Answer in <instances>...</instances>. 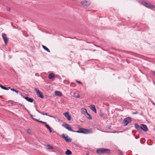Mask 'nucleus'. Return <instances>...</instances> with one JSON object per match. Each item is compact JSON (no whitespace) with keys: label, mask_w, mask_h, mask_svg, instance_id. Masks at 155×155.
<instances>
[{"label":"nucleus","mask_w":155,"mask_h":155,"mask_svg":"<svg viewBox=\"0 0 155 155\" xmlns=\"http://www.w3.org/2000/svg\"><path fill=\"white\" fill-rule=\"evenodd\" d=\"M76 81L78 83V84H82V83L81 81H80L76 80Z\"/></svg>","instance_id":"nucleus-31"},{"label":"nucleus","mask_w":155,"mask_h":155,"mask_svg":"<svg viewBox=\"0 0 155 155\" xmlns=\"http://www.w3.org/2000/svg\"><path fill=\"white\" fill-rule=\"evenodd\" d=\"M10 89V87H5L4 89V90H8L9 89Z\"/></svg>","instance_id":"nucleus-29"},{"label":"nucleus","mask_w":155,"mask_h":155,"mask_svg":"<svg viewBox=\"0 0 155 155\" xmlns=\"http://www.w3.org/2000/svg\"><path fill=\"white\" fill-rule=\"evenodd\" d=\"M79 130L76 131V132L84 134H88L92 132V131L91 130H90L85 128H79Z\"/></svg>","instance_id":"nucleus-3"},{"label":"nucleus","mask_w":155,"mask_h":155,"mask_svg":"<svg viewBox=\"0 0 155 155\" xmlns=\"http://www.w3.org/2000/svg\"><path fill=\"white\" fill-rule=\"evenodd\" d=\"M72 153V152L69 150H67L65 152V154L67 155H71Z\"/></svg>","instance_id":"nucleus-17"},{"label":"nucleus","mask_w":155,"mask_h":155,"mask_svg":"<svg viewBox=\"0 0 155 155\" xmlns=\"http://www.w3.org/2000/svg\"><path fill=\"white\" fill-rule=\"evenodd\" d=\"M41 114H42L43 115H46V116H48L49 117H53L52 116H50V115H48L47 114V113H44L43 112H41Z\"/></svg>","instance_id":"nucleus-21"},{"label":"nucleus","mask_w":155,"mask_h":155,"mask_svg":"<svg viewBox=\"0 0 155 155\" xmlns=\"http://www.w3.org/2000/svg\"><path fill=\"white\" fill-rule=\"evenodd\" d=\"M47 146L48 149H53L54 148L53 147L49 145H47Z\"/></svg>","instance_id":"nucleus-22"},{"label":"nucleus","mask_w":155,"mask_h":155,"mask_svg":"<svg viewBox=\"0 0 155 155\" xmlns=\"http://www.w3.org/2000/svg\"><path fill=\"white\" fill-rule=\"evenodd\" d=\"M96 153L99 154H101L106 153L109 154L110 153L111 150L110 149L104 148H101L97 149L96 150Z\"/></svg>","instance_id":"nucleus-2"},{"label":"nucleus","mask_w":155,"mask_h":155,"mask_svg":"<svg viewBox=\"0 0 155 155\" xmlns=\"http://www.w3.org/2000/svg\"><path fill=\"white\" fill-rule=\"evenodd\" d=\"M86 42L87 43H89V44H90V43H92L91 42H87V41H86Z\"/></svg>","instance_id":"nucleus-38"},{"label":"nucleus","mask_w":155,"mask_h":155,"mask_svg":"<svg viewBox=\"0 0 155 155\" xmlns=\"http://www.w3.org/2000/svg\"><path fill=\"white\" fill-rule=\"evenodd\" d=\"M2 36L5 44H6L8 43V39L7 38L6 34H2Z\"/></svg>","instance_id":"nucleus-8"},{"label":"nucleus","mask_w":155,"mask_h":155,"mask_svg":"<svg viewBox=\"0 0 155 155\" xmlns=\"http://www.w3.org/2000/svg\"><path fill=\"white\" fill-rule=\"evenodd\" d=\"M45 126L47 127V128L48 129L49 131V132L50 133H51L52 132L51 130V128L50 126H49L48 124H45Z\"/></svg>","instance_id":"nucleus-20"},{"label":"nucleus","mask_w":155,"mask_h":155,"mask_svg":"<svg viewBox=\"0 0 155 155\" xmlns=\"http://www.w3.org/2000/svg\"><path fill=\"white\" fill-rule=\"evenodd\" d=\"M16 93L17 94H18V92H19V91L18 90H15V91Z\"/></svg>","instance_id":"nucleus-36"},{"label":"nucleus","mask_w":155,"mask_h":155,"mask_svg":"<svg viewBox=\"0 0 155 155\" xmlns=\"http://www.w3.org/2000/svg\"><path fill=\"white\" fill-rule=\"evenodd\" d=\"M81 112L84 115H85L87 112V110L84 108H82L81 110Z\"/></svg>","instance_id":"nucleus-15"},{"label":"nucleus","mask_w":155,"mask_h":155,"mask_svg":"<svg viewBox=\"0 0 155 155\" xmlns=\"http://www.w3.org/2000/svg\"><path fill=\"white\" fill-rule=\"evenodd\" d=\"M86 117L89 120H91L92 118L91 116V115L88 113L87 112V113L85 115Z\"/></svg>","instance_id":"nucleus-16"},{"label":"nucleus","mask_w":155,"mask_h":155,"mask_svg":"<svg viewBox=\"0 0 155 155\" xmlns=\"http://www.w3.org/2000/svg\"><path fill=\"white\" fill-rule=\"evenodd\" d=\"M42 47L45 50V51H47V52H50V50L46 46H45L44 45H43L42 46Z\"/></svg>","instance_id":"nucleus-19"},{"label":"nucleus","mask_w":155,"mask_h":155,"mask_svg":"<svg viewBox=\"0 0 155 155\" xmlns=\"http://www.w3.org/2000/svg\"><path fill=\"white\" fill-rule=\"evenodd\" d=\"M62 126H64V127L67 129L69 131L76 132V131L72 130L71 127V126L68 124H65L64 125L63 124Z\"/></svg>","instance_id":"nucleus-7"},{"label":"nucleus","mask_w":155,"mask_h":155,"mask_svg":"<svg viewBox=\"0 0 155 155\" xmlns=\"http://www.w3.org/2000/svg\"><path fill=\"white\" fill-rule=\"evenodd\" d=\"M152 72L153 74L155 76V71H153Z\"/></svg>","instance_id":"nucleus-35"},{"label":"nucleus","mask_w":155,"mask_h":155,"mask_svg":"<svg viewBox=\"0 0 155 155\" xmlns=\"http://www.w3.org/2000/svg\"><path fill=\"white\" fill-rule=\"evenodd\" d=\"M6 9L7 11H10L11 10L10 8L8 7H6Z\"/></svg>","instance_id":"nucleus-30"},{"label":"nucleus","mask_w":155,"mask_h":155,"mask_svg":"<svg viewBox=\"0 0 155 155\" xmlns=\"http://www.w3.org/2000/svg\"><path fill=\"white\" fill-rule=\"evenodd\" d=\"M81 4L83 5L86 6H89L90 4V3L89 2L86 0L81 1Z\"/></svg>","instance_id":"nucleus-10"},{"label":"nucleus","mask_w":155,"mask_h":155,"mask_svg":"<svg viewBox=\"0 0 155 155\" xmlns=\"http://www.w3.org/2000/svg\"><path fill=\"white\" fill-rule=\"evenodd\" d=\"M62 137L67 142H70L71 141V139L68 138V136L65 137L64 134H63L62 135Z\"/></svg>","instance_id":"nucleus-9"},{"label":"nucleus","mask_w":155,"mask_h":155,"mask_svg":"<svg viewBox=\"0 0 155 155\" xmlns=\"http://www.w3.org/2000/svg\"><path fill=\"white\" fill-rule=\"evenodd\" d=\"M135 138H136V139H137V138H138V137H135Z\"/></svg>","instance_id":"nucleus-41"},{"label":"nucleus","mask_w":155,"mask_h":155,"mask_svg":"<svg viewBox=\"0 0 155 155\" xmlns=\"http://www.w3.org/2000/svg\"><path fill=\"white\" fill-rule=\"evenodd\" d=\"M27 132L30 134H31V131L30 129H28L27 130Z\"/></svg>","instance_id":"nucleus-26"},{"label":"nucleus","mask_w":155,"mask_h":155,"mask_svg":"<svg viewBox=\"0 0 155 155\" xmlns=\"http://www.w3.org/2000/svg\"><path fill=\"white\" fill-rule=\"evenodd\" d=\"M99 115L100 117H103L104 116V114L102 112H101L100 114Z\"/></svg>","instance_id":"nucleus-28"},{"label":"nucleus","mask_w":155,"mask_h":155,"mask_svg":"<svg viewBox=\"0 0 155 155\" xmlns=\"http://www.w3.org/2000/svg\"><path fill=\"white\" fill-rule=\"evenodd\" d=\"M77 98H79V95H78L77 96Z\"/></svg>","instance_id":"nucleus-39"},{"label":"nucleus","mask_w":155,"mask_h":155,"mask_svg":"<svg viewBox=\"0 0 155 155\" xmlns=\"http://www.w3.org/2000/svg\"><path fill=\"white\" fill-rule=\"evenodd\" d=\"M19 105H20V106L22 107L23 108H25V106L23 104L20 103L19 104Z\"/></svg>","instance_id":"nucleus-27"},{"label":"nucleus","mask_w":155,"mask_h":155,"mask_svg":"<svg viewBox=\"0 0 155 155\" xmlns=\"http://www.w3.org/2000/svg\"><path fill=\"white\" fill-rule=\"evenodd\" d=\"M54 77V74L53 73L50 74L48 76V78L49 79H52Z\"/></svg>","instance_id":"nucleus-18"},{"label":"nucleus","mask_w":155,"mask_h":155,"mask_svg":"<svg viewBox=\"0 0 155 155\" xmlns=\"http://www.w3.org/2000/svg\"><path fill=\"white\" fill-rule=\"evenodd\" d=\"M35 90L36 91V94L38 97L42 99L44 98V97L41 92L37 88H35Z\"/></svg>","instance_id":"nucleus-6"},{"label":"nucleus","mask_w":155,"mask_h":155,"mask_svg":"<svg viewBox=\"0 0 155 155\" xmlns=\"http://www.w3.org/2000/svg\"><path fill=\"white\" fill-rule=\"evenodd\" d=\"M55 94L56 96H59V97L61 96L62 95V93L58 91H55Z\"/></svg>","instance_id":"nucleus-14"},{"label":"nucleus","mask_w":155,"mask_h":155,"mask_svg":"<svg viewBox=\"0 0 155 155\" xmlns=\"http://www.w3.org/2000/svg\"><path fill=\"white\" fill-rule=\"evenodd\" d=\"M36 110L37 111H38V113H39L41 114V112H40L37 109H36Z\"/></svg>","instance_id":"nucleus-37"},{"label":"nucleus","mask_w":155,"mask_h":155,"mask_svg":"<svg viewBox=\"0 0 155 155\" xmlns=\"http://www.w3.org/2000/svg\"><path fill=\"white\" fill-rule=\"evenodd\" d=\"M138 113V112H133L132 113V114H137Z\"/></svg>","instance_id":"nucleus-33"},{"label":"nucleus","mask_w":155,"mask_h":155,"mask_svg":"<svg viewBox=\"0 0 155 155\" xmlns=\"http://www.w3.org/2000/svg\"><path fill=\"white\" fill-rule=\"evenodd\" d=\"M118 153L119 155H123L122 152L120 150H119L118 151Z\"/></svg>","instance_id":"nucleus-25"},{"label":"nucleus","mask_w":155,"mask_h":155,"mask_svg":"<svg viewBox=\"0 0 155 155\" xmlns=\"http://www.w3.org/2000/svg\"><path fill=\"white\" fill-rule=\"evenodd\" d=\"M10 90H11V91H15V89H14V88H10Z\"/></svg>","instance_id":"nucleus-34"},{"label":"nucleus","mask_w":155,"mask_h":155,"mask_svg":"<svg viewBox=\"0 0 155 155\" xmlns=\"http://www.w3.org/2000/svg\"><path fill=\"white\" fill-rule=\"evenodd\" d=\"M89 107L91 109L94 111L95 113H97V110L95 107V106L94 105H91L89 106Z\"/></svg>","instance_id":"nucleus-13"},{"label":"nucleus","mask_w":155,"mask_h":155,"mask_svg":"<svg viewBox=\"0 0 155 155\" xmlns=\"http://www.w3.org/2000/svg\"><path fill=\"white\" fill-rule=\"evenodd\" d=\"M142 4L145 7L147 8H155V6L152 5L150 3L144 1H142L141 2Z\"/></svg>","instance_id":"nucleus-4"},{"label":"nucleus","mask_w":155,"mask_h":155,"mask_svg":"<svg viewBox=\"0 0 155 155\" xmlns=\"http://www.w3.org/2000/svg\"><path fill=\"white\" fill-rule=\"evenodd\" d=\"M153 104L154 105H155V104L153 102Z\"/></svg>","instance_id":"nucleus-40"},{"label":"nucleus","mask_w":155,"mask_h":155,"mask_svg":"<svg viewBox=\"0 0 155 155\" xmlns=\"http://www.w3.org/2000/svg\"><path fill=\"white\" fill-rule=\"evenodd\" d=\"M0 87L2 88V89H4V87H5L3 86L2 85L0 84Z\"/></svg>","instance_id":"nucleus-32"},{"label":"nucleus","mask_w":155,"mask_h":155,"mask_svg":"<svg viewBox=\"0 0 155 155\" xmlns=\"http://www.w3.org/2000/svg\"><path fill=\"white\" fill-rule=\"evenodd\" d=\"M24 98L28 101L32 103L34 101L33 99L32 98H29L28 97H24Z\"/></svg>","instance_id":"nucleus-12"},{"label":"nucleus","mask_w":155,"mask_h":155,"mask_svg":"<svg viewBox=\"0 0 155 155\" xmlns=\"http://www.w3.org/2000/svg\"><path fill=\"white\" fill-rule=\"evenodd\" d=\"M132 121L131 118L130 117H128L124 118L123 120V123L124 126H127L129 123Z\"/></svg>","instance_id":"nucleus-5"},{"label":"nucleus","mask_w":155,"mask_h":155,"mask_svg":"<svg viewBox=\"0 0 155 155\" xmlns=\"http://www.w3.org/2000/svg\"><path fill=\"white\" fill-rule=\"evenodd\" d=\"M35 107H37L36 105H35Z\"/></svg>","instance_id":"nucleus-42"},{"label":"nucleus","mask_w":155,"mask_h":155,"mask_svg":"<svg viewBox=\"0 0 155 155\" xmlns=\"http://www.w3.org/2000/svg\"><path fill=\"white\" fill-rule=\"evenodd\" d=\"M64 115L67 119L68 121L71 120V118L70 115H69L68 112H66L64 114Z\"/></svg>","instance_id":"nucleus-11"},{"label":"nucleus","mask_w":155,"mask_h":155,"mask_svg":"<svg viewBox=\"0 0 155 155\" xmlns=\"http://www.w3.org/2000/svg\"><path fill=\"white\" fill-rule=\"evenodd\" d=\"M134 126L135 128L140 132H141L142 130L145 132L148 130L147 126L144 124H141L140 126L137 123H135Z\"/></svg>","instance_id":"nucleus-1"},{"label":"nucleus","mask_w":155,"mask_h":155,"mask_svg":"<svg viewBox=\"0 0 155 155\" xmlns=\"http://www.w3.org/2000/svg\"><path fill=\"white\" fill-rule=\"evenodd\" d=\"M36 121L37 122H39L40 123H41L45 124H47V123L46 122L42 121H40V120H38V121Z\"/></svg>","instance_id":"nucleus-24"},{"label":"nucleus","mask_w":155,"mask_h":155,"mask_svg":"<svg viewBox=\"0 0 155 155\" xmlns=\"http://www.w3.org/2000/svg\"><path fill=\"white\" fill-rule=\"evenodd\" d=\"M29 114L30 115V116L31 117L32 119H33V120H35L36 121H38V119H35V118H33V115H31V114L30 113Z\"/></svg>","instance_id":"nucleus-23"}]
</instances>
